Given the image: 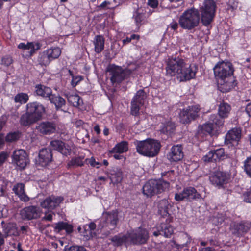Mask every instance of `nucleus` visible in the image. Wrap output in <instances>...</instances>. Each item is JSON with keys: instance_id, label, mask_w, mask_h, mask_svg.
<instances>
[{"instance_id": "nucleus-56", "label": "nucleus", "mask_w": 251, "mask_h": 251, "mask_svg": "<svg viewBox=\"0 0 251 251\" xmlns=\"http://www.w3.org/2000/svg\"><path fill=\"white\" fill-rule=\"evenodd\" d=\"M175 199L177 201H180L185 200V198L183 194V191L181 193L176 194L175 196Z\"/></svg>"}, {"instance_id": "nucleus-37", "label": "nucleus", "mask_w": 251, "mask_h": 251, "mask_svg": "<svg viewBox=\"0 0 251 251\" xmlns=\"http://www.w3.org/2000/svg\"><path fill=\"white\" fill-rule=\"evenodd\" d=\"M68 101L73 106L77 107L81 104L80 97L77 94H65Z\"/></svg>"}, {"instance_id": "nucleus-10", "label": "nucleus", "mask_w": 251, "mask_h": 251, "mask_svg": "<svg viewBox=\"0 0 251 251\" xmlns=\"http://www.w3.org/2000/svg\"><path fill=\"white\" fill-rule=\"evenodd\" d=\"M200 111L199 105L189 106L183 109L179 113L180 122L183 124H188L198 117Z\"/></svg>"}, {"instance_id": "nucleus-46", "label": "nucleus", "mask_w": 251, "mask_h": 251, "mask_svg": "<svg viewBox=\"0 0 251 251\" xmlns=\"http://www.w3.org/2000/svg\"><path fill=\"white\" fill-rule=\"evenodd\" d=\"M51 61V60L50 59L46 51H43L40 54L38 58V62L39 64L45 66L49 65Z\"/></svg>"}, {"instance_id": "nucleus-23", "label": "nucleus", "mask_w": 251, "mask_h": 251, "mask_svg": "<svg viewBox=\"0 0 251 251\" xmlns=\"http://www.w3.org/2000/svg\"><path fill=\"white\" fill-rule=\"evenodd\" d=\"M38 157L39 163L42 166H45L52 160V151L50 149H43L40 150Z\"/></svg>"}, {"instance_id": "nucleus-4", "label": "nucleus", "mask_w": 251, "mask_h": 251, "mask_svg": "<svg viewBox=\"0 0 251 251\" xmlns=\"http://www.w3.org/2000/svg\"><path fill=\"white\" fill-rule=\"evenodd\" d=\"M199 22V11L195 8H191L184 11L179 19L180 26L188 30H191L197 27Z\"/></svg>"}, {"instance_id": "nucleus-20", "label": "nucleus", "mask_w": 251, "mask_h": 251, "mask_svg": "<svg viewBox=\"0 0 251 251\" xmlns=\"http://www.w3.org/2000/svg\"><path fill=\"white\" fill-rule=\"evenodd\" d=\"M21 215L24 219L31 220L38 218L40 216V213L37 207L30 206L22 209Z\"/></svg>"}, {"instance_id": "nucleus-63", "label": "nucleus", "mask_w": 251, "mask_h": 251, "mask_svg": "<svg viewBox=\"0 0 251 251\" xmlns=\"http://www.w3.org/2000/svg\"><path fill=\"white\" fill-rule=\"evenodd\" d=\"M246 111L249 116H251V103H249L246 106Z\"/></svg>"}, {"instance_id": "nucleus-5", "label": "nucleus", "mask_w": 251, "mask_h": 251, "mask_svg": "<svg viewBox=\"0 0 251 251\" xmlns=\"http://www.w3.org/2000/svg\"><path fill=\"white\" fill-rule=\"evenodd\" d=\"M170 183L163 179H151L143 187V193L147 197L162 193L169 189Z\"/></svg>"}, {"instance_id": "nucleus-13", "label": "nucleus", "mask_w": 251, "mask_h": 251, "mask_svg": "<svg viewBox=\"0 0 251 251\" xmlns=\"http://www.w3.org/2000/svg\"><path fill=\"white\" fill-rule=\"evenodd\" d=\"M12 163L19 168L24 169L29 163V160L28 155L24 150L15 151L12 155Z\"/></svg>"}, {"instance_id": "nucleus-8", "label": "nucleus", "mask_w": 251, "mask_h": 251, "mask_svg": "<svg viewBox=\"0 0 251 251\" xmlns=\"http://www.w3.org/2000/svg\"><path fill=\"white\" fill-rule=\"evenodd\" d=\"M213 70L217 80L228 79L233 75L234 72L232 65L230 62H220L214 67Z\"/></svg>"}, {"instance_id": "nucleus-14", "label": "nucleus", "mask_w": 251, "mask_h": 251, "mask_svg": "<svg viewBox=\"0 0 251 251\" xmlns=\"http://www.w3.org/2000/svg\"><path fill=\"white\" fill-rule=\"evenodd\" d=\"M251 228V223L249 222H241L235 223L231 226L230 230L232 234L237 237L244 236L249 232Z\"/></svg>"}, {"instance_id": "nucleus-58", "label": "nucleus", "mask_w": 251, "mask_h": 251, "mask_svg": "<svg viewBox=\"0 0 251 251\" xmlns=\"http://www.w3.org/2000/svg\"><path fill=\"white\" fill-rule=\"evenodd\" d=\"M7 158V154L2 152L0 154V165L2 164Z\"/></svg>"}, {"instance_id": "nucleus-2", "label": "nucleus", "mask_w": 251, "mask_h": 251, "mask_svg": "<svg viewBox=\"0 0 251 251\" xmlns=\"http://www.w3.org/2000/svg\"><path fill=\"white\" fill-rule=\"evenodd\" d=\"M46 113L45 106L38 101L30 102L26 104L25 113L19 120L20 125L23 126H30L42 120Z\"/></svg>"}, {"instance_id": "nucleus-34", "label": "nucleus", "mask_w": 251, "mask_h": 251, "mask_svg": "<svg viewBox=\"0 0 251 251\" xmlns=\"http://www.w3.org/2000/svg\"><path fill=\"white\" fill-rule=\"evenodd\" d=\"M54 229L57 232H59L62 230H65L66 232L69 234L73 231V226L67 223L60 222L55 224Z\"/></svg>"}, {"instance_id": "nucleus-9", "label": "nucleus", "mask_w": 251, "mask_h": 251, "mask_svg": "<svg viewBox=\"0 0 251 251\" xmlns=\"http://www.w3.org/2000/svg\"><path fill=\"white\" fill-rule=\"evenodd\" d=\"M146 97V94L143 90L137 91L131 102V115L134 116H139L140 110L144 104Z\"/></svg>"}, {"instance_id": "nucleus-55", "label": "nucleus", "mask_w": 251, "mask_h": 251, "mask_svg": "<svg viewBox=\"0 0 251 251\" xmlns=\"http://www.w3.org/2000/svg\"><path fill=\"white\" fill-rule=\"evenodd\" d=\"M1 62L2 64L8 66L12 64V59L11 57L9 56H5L2 58Z\"/></svg>"}, {"instance_id": "nucleus-52", "label": "nucleus", "mask_w": 251, "mask_h": 251, "mask_svg": "<svg viewBox=\"0 0 251 251\" xmlns=\"http://www.w3.org/2000/svg\"><path fill=\"white\" fill-rule=\"evenodd\" d=\"M63 251H86V250L83 246H72L69 247L65 246Z\"/></svg>"}, {"instance_id": "nucleus-45", "label": "nucleus", "mask_w": 251, "mask_h": 251, "mask_svg": "<svg viewBox=\"0 0 251 251\" xmlns=\"http://www.w3.org/2000/svg\"><path fill=\"white\" fill-rule=\"evenodd\" d=\"M214 128L213 124L211 123H207L199 127V132L211 134Z\"/></svg>"}, {"instance_id": "nucleus-3", "label": "nucleus", "mask_w": 251, "mask_h": 251, "mask_svg": "<svg viewBox=\"0 0 251 251\" xmlns=\"http://www.w3.org/2000/svg\"><path fill=\"white\" fill-rule=\"evenodd\" d=\"M134 145L138 153L149 157L156 156L161 146L160 142L151 139L143 141L136 140L134 142Z\"/></svg>"}, {"instance_id": "nucleus-11", "label": "nucleus", "mask_w": 251, "mask_h": 251, "mask_svg": "<svg viewBox=\"0 0 251 251\" xmlns=\"http://www.w3.org/2000/svg\"><path fill=\"white\" fill-rule=\"evenodd\" d=\"M57 126L53 121H42L35 127L37 133L41 135H50L55 133L57 130Z\"/></svg>"}, {"instance_id": "nucleus-42", "label": "nucleus", "mask_w": 251, "mask_h": 251, "mask_svg": "<svg viewBox=\"0 0 251 251\" xmlns=\"http://www.w3.org/2000/svg\"><path fill=\"white\" fill-rule=\"evenodd\" d=\"M83 157L78 156L73 158L67 164L68 168H75L78 166H82L84 165Z\"/></svg>"}, {"instance_id": "nucleus-49", "label": "nucleus", "mask_w": 251, "mask_h": 251, "mask_svg": "<svg viewBox=\"0 0 251 251\" xmlns=\"http://www.w3.org/2000/svg\"><path fill=\"white\" fill-rule=\"evenodd\" d=\"M20 138V133L15 131L9 133L5 137V141L8 142H12L17 141Z\"/></svg>"}, {"instance_id": "nucleus-51", "label": "nucleus", "mask_w": 251, "mask_h": 251, "mask_svg": "<svg viewBox=\"0 0 251 251\" xmlns=\"http://www.w3.org/2000/svg\"><path fill=\"white\" fill-rule=\"evenodd\" d=\"M225 215L222 213H218L216 215L214 216L212 221L213 224L218 226L221 225L225 220Z\"/></svg>"}, {"instance_id": "nucleus-59", "label": "nucleus", "mask_w": 251, "mask_h": 251, "mask_svg": "<svg viewBox=\"0 0 251 251\" xmlns=\"http://www.w3.org/2000/svg\"><path fill=\"white\" fill-rule=\"evenodd\" d=\"M80 80L81 79L79 77H76L75 78L74 76H73L72 80L71 81V85L73 87H75L77 85L78 82L80 81Z\"/></svg>"}, {"instance_id": "nucleus-6", "label": "nucleus", "mask_w": 251, "mask_h": 251, "mask_svg": "<svg viewBox=\"0 0 251 251\" xmlns=\"http://www.w3.org/2000/svg\"><path fill=\"white\" fill-rule=\"evenodd\" d=\"M216 5L213 0H205L200 7L201 22L204 26H208L212 22L215 16Z\"/></svg>"}, {"instance_id": "nucleus-33", "label": "nucleus", "mask_w": 251, "mask_h": 251, "mask_svg": "<svg viewBox=\"0 0 251 251\" xmlns=\"http://www.w3.org/2000/svg\"><path fill=\"white\" fill-rule=\"evenodd\" d=\"M1 225L4 234L7 236L15 235L17 234V229L15 225L12 223H5L2 221Z\"/></svg>"}, {"instance_id": "nucleus-57", "label": "nucleus", "mask_w": 251, "mask_h": 251, "mask_svg": "<svg viewBox=\"0 0 251 251\" xmlns=\"http://www.w3.org/2000/svg\"><path fill=\"white\" fill-rule=\"evenodd\" d=\"M148 4L151 7L155 8L158 5V1L157 0H148Z\"/></svg>"}, {"instance_id": "nucleus-28", "label": "nucleus", "mask_w": 251, "mask_h": 251, "mask_svg": "<svg viewBox=\"0 0 251 251\" xmlns=\"http://www.w3.org/2000/svg\"><path fill=\"white\" fill-rule=\"evenodd\" d=\"M49 100L51 103L55 105L56 110H59L66 104V101L64 99L59 95L51 94L50 95Z\"/></svg>"}, {"instance_id": "nucleus-43", "label": "nucleus", "mask_w": 251, "mask_h": 251, "mask_svg": "<svg viewBox=\"0 0 251 251\" xmlns=\"http://www.w3.org/2000/svg\"><path fill=\"white\" fill-rule=\"evenodd\" d=\"M212 152L214 154V161L223 160L226 158L227 155L226 154L223 148H219L217 150H212Z\"/></svg>"}, {"instance_id": "nucleus-53", "label": "nucleus", "mask_w": 251, "mask_h": 251, "mask_svg": "<svg viewBox=\"0 0 251 251\" xmlns=\"http://www.w3.org/2000/svg\"><path fill=\"white\" fill-rule=\"evenodd\" d=\"M96 228V225L94 222H91L88 226L85 225L83 226L84 231L86 232L88 231L89 233H91V231L94 230Z\"/></svg>"}, {"instance_id": "nucleus-25", "label": "nucleus", "mask_w": 251, "mask_h": 251, "mask_svg": "<svg viewBox=\"0 0 251 251\" xmlns=\"http://www.w3.org/2000/svg\"><path fill=\"white\" fill-rule=\"evenodd\" d=\"M12 190L22 201L26 202L30 200L29 197L25 192V185L23 183H19L16 184L13 186Z\"/></svg>"}, {"instance_id": "nucleus-36", "label": "nucleus", "mask_w": 251, "mask_h": 251, "mask_svg": "<svg viewBox=\"0 0 251 251\" xmlns=\"http://www.w3.org/2000/svg\"><path fill=\"white\" fill-rule=\"evenodd\" d=\"M95 50L97 53H100L104 49V39L101 35H97L94 41Z\"/></svg>"}, {"instance_id": "nucleus-7", "label": "nucleus", "mask_w": 251, "mask_h": 251, "mask_svg": "<svg viewBox=\"0 0 251 251\" xmlns=\"http://www.w3.org/2000/svg\"><path fill=\"white\" fill-rule=\"evenodd\" d=\"M107 72L111 75L110 80L112 83H114L121 82L125 77L131 74L132 70L129 69L123 70L121 67L111 64L108 66Z\"/></svg>"}, {"instance_id": "nucleus-19", "label": "nucleus", "mask_w": 251, "mask_h": 251, "mask_svg": "<svg viewBox=\"0 0 251 251\" xmlns=\"http://www.w3.org/2000/svg\"><path fill=\"white\" fill-rule=\"evenodd\" d=\"M158 213L162 218H166V222H170L171 219L170 218V214L168 213V209L171 207V205L169 202L168 200L164 199L158 202Z\"/></svg>"}, {"instance_id": "nucleus-48", "label": "nucleus", "mask_w": 251, "mask_h": 251, "mask_svg": "<svg viewBox=\"0 0 251 251\" xmlns=\"http://www.w3.org/2000/svg\"><path fill=\"white\" fill-rule=\"evenodd\" d=\"M244 169L248 176L251 178V156L244 161Z\"/></svg>"}, {"instance_id": "nucleus-26", "label": "nucleus", "mask_w": 251, "mask_h": 251, "mask_svg": "<svg viewBox=\"0 0 251 251\" xmlns=\"http://www.w3.org/2000/svg\"><path fill=\"white\" fill-rule=\"evenodd\" d=\"M218 89L223 93L229 92L233 88V80L228 78V79H223L217 80Z\"/></svg>"}, {"instance_id": "nucleus-22", "label": "nucleus", "mask_w": 251, "mask_h": 251, "mask_svg": "<svg viewBox=\"0 0 251 251\" xmlns=\"http://www.w3.org/2000/svg\"><path fill=\"white\" fill-rule=\"evenodd\" d=\"M118 221V212L117 210L108 212L106 215L105 225L103 226L108 227L109 229L113 230L116 227Z\"/></svg>"}, {"instance_id": "nucleus-30", "label": "nucleus", "mask_w": 251, "mask_h": 251, "mask_svg": "<svg viewBox=\"0 0 251 251\" xmlns=\"http://www.w3.org/2000/svg\"><path fill=\"white\" fill-rule=\"evenodd\" d=\"M183 191L185 199L189 201L200 197V195L197 193L196 190L193 187H189L185 188Z\"/></svg>"}, {"instance_id": "nucleus-41", "label": "nucleus", "mask_w": 251, "mask_h": 251, "mask_svg": "<svg viewBox=\"0 0 251 251\" xmlns=\"http://www.w3.org/2000/svg\"><path fill=\"white\" fill-rule=\"evenodd\" d=\"M46 52L51 61L57 58L61 53V49L58 47L51 48L46 50Z\"/></svg>"}, {"instance_id": "nucleus-60", "label": "nucleus", "mask_w": 251, "mask_h": 251, "mask_svg": "<svg viewBox=\"0 0 251 251\" xmlns=\"http://www.w3.org/2000/svg\"><path fill=\"white\" fill-rule=\"evenodd\" d=\"M245 200L246 202L251 203V190L245 194Z\"/></svg>"}, {"instance_id": "nucleus-62", "label": "nucleus", "mask_w": 251, "mask_h": 251, "mask_svg": "<svg viewBox=\"0 0 251 251\" xmlns=\"http://www.w3.org/2000/svg\"><path fill=\"white\" fill-rule=\"evenodd\" d=\"M4 137L3 134L0 133V149L4 145Z\"/></svg>"}, {"instance_id": "nucleus-35", "label": "nucleus", "mask_w": 251, "mask_h": 251, "mask_svg": "<svg viewBox=\"0 0 251 251\" xmlns=\"http://www.w3.org/2000/svg\"><path fill=\"white\" fill-rule=\"evenodd\" d=\"M128 151V142L125 141L118 143L110 151V153H122Z\"/></svg>"}, {"instance_id": "nucleus-15", "label": "nucleus", "mask_w": 251, "mask_h": 251, "mask_svg": "<svg viewBox=\"0 0 251 251\" xmlns=\"http://www.w3.org/2000/svg\"><path fill=\"white\" fill-rule=\"evenodd\" d=\"M228 179L226 173L221 171L214 172L209 177L212 184L218 187H223L227 183Z\"/></svg>"}, {"instance_id": "nucleus-17", "label": "nucleus", "mask_w": 251, "mask_h": 251, "mask_svg": "<svg viewBox=\"0 0 251 251\" xmlns=\"http://www.w3.org/2000/svg\"><path fill=\"white\" fill-rule=\"evenodd\" d=\"M64 200L63 197L61 196H55L51 195L47 197L45 200L41 202V206L45 208L53 209L58 206L61 202Z\"/></svg>"}, {"instance_id": "nucleus-12", "label": "nucleus", "mask_w": 251, "mask_h": 251, "mask_svg": "<svg viewBox=\"0 0 251 251\" xmlns=\"http://www.w3.org/2000/svg\"><path fill=\"white\" fill-rule=\"evenodd\" d=\"M130 244H142L145 243L149 239L148 231L139 228L130 233H128Z\"/></svg>"}, {"instance_id": "nucleus-44", "label": "nucleus", "mask_w": 251, "mask_h": 251, "mask_svg": "<svg viewBox=\"0 0 251 251\" xmlns=\"http://www.w3.org/2000/svg\"><path fill=\"white\" fill-rule=\"evenodd\" d=\"M29 100V96L26 93H20L14 97V101L20 104L26 103Z\"/></svg>"}, {"instance_id": "nucleus-16", "label": "nucleus", "mask_w": 251, "mask_h": 251, "mask_svg": "<svg viewBox=\"0 0 251 251\" xmlns=\"http://www.w3.org/2000/svg\"><path fill=\"white\" fill-rule=\"evenodd\" d=\"M50 146L54 150L60 152L63 155L68 156L71 153L70 146L60 140H54L50 142Z\"/></svg>"}, {"instance_id": "nucleus-1", "label": "nucleus", "mask_w": 251, "mask_h": 251, "mask_svg": "<svg viewBox=\"0 0 251 251\" xmlns=\"http://www.w3.org/2000/svg\"><path fill=\"white\" fill-rule=\"evenodd\" d=\"M196 69L195 65L186 64L183 59L179 57L169 58L166 68L167 75L171 76L177 75L181 81L194 78Z\"/></svg>"}, {"instance_id": "nucleus-61", "label": "nucleus", "mask_w": 251, "mask_h": 251, "mask_svg": "<svg viewBox=\"0 0 251 251\" xmlns=\"http://www.w3.org/2000/svg\"><path fill=\"white\" fill-rule=\"evenodd\" d=\"M110 3L109 1H105L100 4L98 7L100 9H106L108 5H110Z\"/></svg>"}, {"instance_id": "nucleus-18", "label": "nucleus", "mask_w": 251, "mask_h": 251, "mask_svg": "<svg viewBox=\"0 0 251 251\" xmlns=\"http://www.w3.org/2000/svg\"><path fill=\"white\" fill-rule=\"evenodd\" d=\"M241 130L239 128H233L229 130L226 135L225 143L226 145L232 144L233 146L238 145L241 139Z\"/></svg>"}, {"instance_id": "nucleus-39", "label": "nucleus", "mask_w": 251, "mask_h": 251, "mask_svg": "<svg viewBox=\"0 0 251 251\" xmlns=\"http://www.w3.org/2000/svg\"><path fill=\"white\" fill-rule=\"evenodd\" d=\"M133 18L134 19L136 26L139 28L144 23L145 14L143 12H141L139 10H137L134 13Z\"/></svg>"}, {"instance_id": "nucleus-38", "label": "nucleus", "mask_w": 251, "mask_h": 251, "mask_svg": "<svg viewBox=\"0 0 251 251\" xmlns=\"http://www.w3.org/2000/svg\"><path fill=\"white\" fill-rule=\"evenodd\" d=\"M175 129V126L174 123L172 122L168 121L164 124H162V126L160 127V131L166 134H168L172 133Z\"/></svg>"}, {"instance_id": "nucleus-64", "label": "nucleus", "mask_w": 251, "mask_h": 251, "mask_svg": "<svg viewBox=\"0 0 251 251\" xmlns=\"http://www.w3.org/2000/svg\"><path fill=\"white\" fill-rule=\"evenodd\" d=\"M170 25L171 28L174 30L177 29L178 27V24L176 22L173 23Z\"/></svg>"}, {"instance_id": "nucleus-40", "label": "nucleus", "mask_w": 251, "mask_h": 251, "mask_svg": "<svg viewBox=\"0 0 251 251\" xmlns=\"http://www.w3.org/2000/svg\"><path fill=\"white\" fill-rule=\"evenodd\" d=\"M230 109L231 108L229 104L223 102L219 106L218 114L223 117H227Z\"/></svg>"}, {"instance_id": "nucleus-47", "label": "nucleus", "mask_w": 251, "mask_h": 251, "mask_svg": "<svg viewBox=\"0 0 251 251\" xmlns=\"http://www.w3.org/2000/svg\"><path fill=\"white\" fill-rule=\"evenodd\" d=\"M224 117L221 116L219 114L218 115H211L210 117V121L212 122L213 125L214 124L215 126H222L224 122Z\"/></svg>"}, {"instance_id": "nucleus-31", "label": "nucleus", "mask_w": 251, "mask_h": 251, "mask_svg": "<svg viewBox=\"0 0 251 251\" xmlns=\"http://www.w3.org/2000/svg\"><path fill=\"white\" fill-rule=\"evenodd\" d=\"M111 241L115 246H121L123 244L126 246L130 245L128 233L122 236L115 235L111 239Z\"/></svg>"}, {"instance_id": "nucleus-50", "label": "nucleus", "mask_w": 251, "mask_h": 251, "mask_svg": "<svg viewBox=\"0 0 251 251\" xmlns=\"http://www.w3.org/2000/svg\"><path fill=\"white\" fill-rule=\"evenodd\" d=\"M10 182L7 180H4L2 184L0 187V197H6L8 196V186Z\"/></svg>"}, {"instance_id": "nucleus-29", "label": "nucleus", "mask_w": 251, "mask_h": 251, "mask_svg": "<svg viewBox=\"0 0 251 251\" xmlns=\"http://www.w3.org/2000/svg\"><path fill=\"white\" fill-rule=\"evenodd\" d=\"M40 44L38 43H34L33 42H29L27 44L24 43H21L19 44L18 47L19 49L23 50H31L29 53L32 55L35 51L40 48Z\"/></svg>"}, {"instance_id": "nucleus-27", "label": "nucleus", "mask_w": 251, "mask_h": 251, "mask_svg": "<svg viewBox=\"0 0 251 251\" xmlns=\"http://www.w3.org/2000/svg\"><path fill=\"white\" fill-rule=\"evenodd\" d=\"M109 177L112 183L114 184L120 183L123 179L122 172L118 168H113L110 170Z\"/></svg>"}, {"instance_id": "nucleus-54", "label": "nucleus", "mask_w": 251, "mask_h": 251, "mask_svg": "<svg viewBox=\"0 0 251 251\" xmlns=\"http://www.w3.org/2000/svg\"><path fill=\"white\" fill-rule=\"evenodd\" d=\"M203 160L204 162H213L214 161V154L212 151H210L206 155L203 157Z\"/></svg>"}, {"instance_id": "nucleus-24", "label": "nucleus", "mask_w": 251, "mask_h": 251, "mask_svg": "<svg viewBox=\"0 0 251 251\" xmlns=\"http://www.w3.org/2000/svg\"><path fill=\"white\" fill-rule=\"evenodd\" d=\"M173 232L174 230L172 226L168 223L162 222L157 227V230L153 232V235L155 236L160 235L165 237H169L173 233Z\"/></svg>"}, {"instance_id": "nucleus-21", "label": "nucleus", "mask_w": 251, "mask_h": 251, "mask_svg": "<svg viewBox=\"0 0 251 251\" xmlns=\"http://www.w3.org/2000/svg\"><path fill=\"white\" fill-rule=\"evenodd\" d=\"M184 156L182 147L180 145L174 146L167 154L168 158L171 161L176 162L181 160Z\"/></svg>"}, {"instance_id": "nucleus-32", "label": "nucleus", "mask_w": 251, "mask_h": 251, "mask_svg": "<svg viewBox=\"0 0 251 251\" xmlns=\"http://www.w3.org/2000/svg\"><path fill=\"white\" fill-rule=\"evenodd\" d=\"M35 92L38 96L43 97H48L49 98L52 93V90L49 87L40 84L36 85Z\"/></svg>"}]
</instances>
